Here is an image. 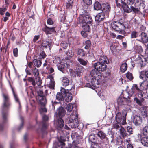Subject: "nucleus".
Listing matches in <instances>:
<instances>
[{
  "mask_svg": "<svg viewBox=\"0 0 148 148\" xmlns=\"http://www.w3.org/2000/svg\"><path fill=\"white\" fill-rule=\"evenodd\" d=\"M102 140H103L102 141V143L103 144L105 145H107L108 144L109 141L108 138L106 136V138Z\"/></svg>",
  "mask_w": 148,
  "mask_h": 148,
  "instance_id": "13d9d810",
  "label": "nucleus"
},
{
  "mask_svg": "<svg viewBox=\"0 0 148 148\" xmlns=\"http://www.w3.org/2000/svg\"><path fill=\"white\" fill-rule=\"evenodd\" d=\"M34 87L35 88V90H41L40 89L41 88L43 87V85H41L42 84H32Z\"/></svg>",
  "mask_w": 148,
  "mask_h": 148,
  "instance_id": "c03bdc74",
  "label": "nucleus"
},
{
  "mask_svg": "<svg viewBox=\"0 0 148 148\" xmlns=\"http://www.w3.org/2000/svg\"><path fill=\"white\" fill-rule=\"evenodd\" d=\"M90 75L92 77L91 79V83H99V81L101 78V73L97 69L95 68L92 70L90 73Z\"/></svg>",
  "mask_w": 148,
  "mask_h": 148,
  "instance_id": "20e7f679",
  "label": "nucleus"
},
{
  "mask_svg": "<svg viewBox=\"0 0 148 148\" xmlns=\"http://www.w3.org/2000/svg\"><path fill=\"white\" fill-rule=\"evenodd\" d=\"M93 66L94 68L97 69L101 73L105 71L107 67L106 64L100 63L99 62L94 63Z\"/></svg>",
  "mask_w": 148,
  "mask_h": 148,
  "instance_id": "f8f14e48",
  "label": "nucleus"
},
{
  "mask_svg": "<svg viewBox=\"0 0 148 148\" xmlns=\"http://www.w3.org/2000/svg\"><path fill=\"white\" fill-rule=\"evenodd\" d=\"M46 69H47L48 72L49 73H51L54 71V69L51 67L47 66Z\"/></svg>",
  "mask_w": 148,
  "mask_h": 148,
  "instance_id": "bf43d9fd",
  "label": "nucleus"
},
{
  "mask_svg": "<svg viewBox=\"0 0 148 148\" xmlns=\"http://www.w3.org/2000/svg\"><path fill=\"white\" fill-rule=\"evenodd\" d=\"M20 119L21 120V123L20 124V126L17 128V130L18 132L20 131V130L23 127L24 124L23 118L22 117H20Z\"/></svg>",
  "mask_w": 148,
  "mask_h": 148,
  "instance_id": "3c124183",
  "label": "nucleus"
},
{
  "mask_svg": "<svg viewBox=\"0 0 148 148\" xmlns=\"http://www.w3.org/2000/svg\"><path fill=\"white\" fill-rule=\"evenodd\" d=\"M140 89L137 86V85L134 84L131 90L127 92L128 95V97H132L135 91V89L138 90H146L148 89V84H140Z\"/></svg>",
  "mask_w": 148,
  "mask_h": 148,
  "instance_id": "7ed1b4c3",
  "label": "nucleus"
},
{
  "mask_svg": "<svg viewBox=\"0 0 148 148\" xmlns=\"http://www.w3.org/2000/svg\"><path fill=\"white\" fill-rule=\"evenodd\" d=\"M130 5L124 3V5L122 7L123 8L124 12L127 13H129L131 12L132 9L130 7Z\"/></svg>",
  "mask_w": 148,
  "mask_h": 148,
  "instance_id": "c85d7f7f",
  "label": "nucleus"
},
{
  "mask_svg": "<svg viewBox=\"0 0 148 148\" xmlns=\"http://www.w3.org/2000/svg\"><path fill=\"white\" fill-rule=\"evenodd\" d=\"M80 136H81V135H79L78 132H73L71 135L72 138L74 139V140H75V139L78 138Z\"/></svg>",
  "mask_w": 148,
  "mask_h": 148,
  "instance_id": "a18cd8bd",
  "label": "nucleus"
},
{
  "mask_svg": "<svg viewBox=\"0 0 148 148\" xmlns=\"http://www.w3.org/2000/svg\"><path fill=\"white\" fill-rule=\"evenodd\" d=\"M42 30L47 35L51 34L54 32H55L54 27H49L46 25H45L44 28H42Z\"/></svg>",
  "mask_w": 148,
  "mask_h": 148,
  "instance_id": "6ab92c4d",
  "label": "nucleus"
},
{
  "mask_svg": "<svg viewBox=\"0 0 148 148\" xmlns=\"http://www.w3.org/2000/svg\"><path fill=\"white\" fill-rule=\"evenodd\" d=\"M85 48L86 49H88L90 48L91 45V42L90 40H87L85 42Z\"/></svg>",
  "mask_w": 148,
  "mask_h": 148,
  "instance_id": "09e8293b",
  "label": "nucleus"
},
{
  "mask_svg": "<svg viewBox=\"0 0 148 148\" xmlns=\"http://www.w3.org/2000/svg\"><path fill=\"white\" fill-rule=\"evenodd\" d=\"M3 98V102L2 104L1 109V112L3 119L2 124H0V130H3V125L7 121V117L8 115L10 108L11 106V103L9 97L7 94L2 93Z\"/></svg>",
  "mask_w": 148,
  "mask_h": 148,
  "instance_id": "f257e3e1",
  "label": "nucleus"
},
{
  "mask_svg": "<svg viewBox=\"0 0 148 148\" xmlns=\"http://www.w3.org/2000/svg\"><path fill=\"white\" fill-rule=\"evenodd\" d=\"M135 0H125L124 3L128 5H131L134 2Z\"/></svg>",
  "mask_w": 148,
  "mask_h": 148,
  "instance_id": "864d4df0",
  "label": "nucleus"
},
{
  "mask_svg": "<svg viewBox=\"0 0 148 148\" xmlns=\"http://www.w3.org/2000/svg\"><path fill=\"white\" fill-rule=\"evenodd\" d=\"M53 62L55 64H59L61 62L60 59L59 57H56L55 59L53 60Z\"/></svg>",
  "mask_w": 148,
  "mask_h": 148,
  "instance_id": "6e6d98bb",
  "label": "nucleus"
},
{
  "mask_svg": "<svg viewBox=\"0 0 148 148\" xmlns=\"http://www.w3.org/2000/svg\"><path fill=\"white\" fill-rule=\"evenodd\" d=\"M138 136L142 145L144 146L148 147V137L144 136L140 134H139Z\"/></svg>",
  "mask_w": 148,
  "mask_h": 148,
  "instance_id": "dca6fc26",
  "label": "nucleus"
},
{
  "mask_svg": "<svg viewBox=\"0 0 148 148\" xmlns=\"http://www.w3.org/2000/svg\"><path fill=\"white\" fill-rule=\"evenodd\" d=\"M127 115V112H125L122 115L121 113L118 112L115 116V120L116 122L118 123L122 124L123 125L126 123V116Z\"/></svg>",
  "mask_w": 148,
  "mask_h": 148,
  "instance_id": "6e6552de",
  "label": "nucleus"
},
{
  "mask_svg": "<svg viewBox=\"0 0 148 148\" xmlns=\"http://www.w3.org/2000/svg\"><path fill=\"white\" fill-rule=\"evenodd\" d=\"M69 90L64 89L62 92L64 94V101L67 102H70L72 99V94L70 92H69Z\"/></svg>",
  "mask_w": 148,
  "mask_h": 148,
  "instance_id": "9d476101",
  "label": "nucleus"
},
{
  "mask_svg": "<svg viewBox=\"0 0 148 148\" xmlns=\"http://www.w3.org/2000/svg\"><path fill=\"white\" fill-rule=\"evenodd\" d=\"M105 14L104 12H101L98 13L95 17V21L98 23L103 21L105 18Z\"/></svg>",
  "mask_w": 148,
  "mask_h": 148,
  "instance_id": "aec40b11",
  "label": "nucleus"
},
{
  "mask_svg": "<svg viewBox=\"0 0 148 148\" xmlns=\"http://www.w3.org/2000/svg\"><path fill=\"white\" fill-rule=\"evenodd\" d=\"M92 148H102L101 147L98 143H96V144H92Z\"/></svg>",
  "mask_w": 148,
  "mask_h": 148,
  "instance_id": "774afa93",
  "label": "nucleus"
},
{
  "mask_svg": "<svg viewBox=\"0 0 148 148\" xmlns=\"http://www.w3.org/2000/svg\"><path fill=\"white\" fill-rule=\"evenodd\" d=\"M69 126L72 128H75L78 127L79 121L78 119L77 113H76V116L74 119H70L68 121Z\"/></svg>",
  "mask_w": 148,
  "mask_h": 148,
  "instance_id": "1a4fd4ad",
  "label": "nucleus"
},
{
  "mask_svg": "<svg viewBox=\"0 0 148 148\" xmlns=\"http://www.w3.org/2000/svg\"><path fill=\"white\" fill-rule=\"evenodd\" d=\"M52 44V42L49 41V39H46L43 41L42 46L43 47H48L50 49V47Z\"/></svg>",
  "mask_w": 148,
  "mask_h": 148,
  "instance_id": "bb28decb",
  "label": "nucleus"
},
{
  "mask_svg": "<svg viewBox=\"0 0 148 148\" xmlns=\"http://www.w3.org/2000/svg\"><path fill=\"white\" fill-rule=\"evenodd\" d=\"M137 97H135L133 98L134 100L135 101H136V103L140 106L142 105V103L144 101V99L142 98L141 97H138V95Z\"/></svg>",
  "mask_w": 148,
  "mask_h": 148,
  "instance_id": "a878e982",
  "label": "nucleus"
},
{
  "mask_svg": "<svg viewBox=\"0 0 148 148\" xmlns=\"http://www.w3.org/2000/svg\"><path fill=\"white\" fill-rule=\"evenodd\" d=\"M6 8H0V14L2 15H4V13L6 10Z\"/></svg>",
  "mask_w": 148,
  "mask_h": 148,
  "instance_id": "e2e57ef3",
  "label": "nucleus"
},
{
  "mask_svg": "<svg viewBox=\"0 0 148 148\" xmlns=\"http://www.w3.org/2000/svg\"><path fill=\"white\" fill-rule=\"evenodd\" d=\"M82 27L83 29L86 32H89L90 30V28L88 24L82 23Z\"/></svg>",
  "mask_w": 148,
  "mask_h": 148,
  "instance_id": "c756f323",
  "label": "nucleus"
},
{
  "mask_svg": "<svg viewBox=\"0 0 148 148\" xmlns=\"http://www.w3.org/2000/svg\"><path fill=\"white\" fill-rule=\"evenodd\" d=\"M127 65L126 63L122 64L120 66V70L123 73L125 72L127 70Z\"/></svg>",
  "mask_w": 148,
  "mask_h": 148,
  "instance_id": "ea45409f",
  "label": "nucleus"
},
{
  "mask_svg": "<svg viewBox=\"0 0 148 148\" xmlns=\"http://www.w3.org/2000/svg\"><path fill=\"white\" fill-rule=\"evenodd\" d=\"M75 139L73 141L72 144L70 145V148H79L77 145L75 144Z\"/></svg>",
  "mask_w": 148,
  "mask_h": 148,
  "instance_id": "680f3d73",
  "label": "nucleus"
},
{
  "mask_svg": "<svg viewBox=\"0 0 148 148\" xmlns=\"http://www.w3.org/2000/svg\"><path fill=\"white\" fill-rule=\"evenodd\" d=\"M42 121L41 122L42 127L41 130L42 133H44L47 129V125L46 122L48 121L49 118L47 115L44 114L42 115Z\"/></svg>",
  "mask_w": 148,
  "mask_h": 148,
  "instance_id": "9b49d317",
  "label": "nucleus"
},
{
  "mask_svg": "<svg viewBox=\"0 0 148 148\" xmlns=\"http://www.w3.org/2000/svg\"><path fill=\"white\" fill-rule=\"evenodd\" d=\"M94 8L95 10H99L101 8V5L100 3L98 1H96L94 4Z\"/></svg>",
  "mask_w": 148,
  "mask_h": 148,
  "instance_id": "f704fd0d",
  "label": "nucleus"
},
{
  "mask_svg": "<svg viewBox=\"0 0 148 148\" xmlns=\"http://www.w3.org/2000/svg\"><path fill=\"white\" fill-rule=\"evenodd\" d=\"M97 136L101 139H103L106 137V135L102 131H100L97 134Z\"/></svg>",
  "mask_w": 148,
  "mask_h": 148,
  "instance_id": "72a5a7b5",
  "label": "nucleus"
},
{
  "mask_svg": "<svg viewBox=\"0 0 148 148\" xmlns=\"http://www.w3.org/2000/svg\"><path fill=\"white\" fill-rule=\"evenodd\" d=\"M57 125L58 127L60 128H61L63 127L64 123L62 118H59L57 119Z\"/></svg>",
  "mask_w": 148,
  "mask_h": 148,
  "instance_id": "7c9ffc66",
  "label": "nucleus"
},
{
  "mask_svg": "<svg viewBox=\"0 0 148 148\" xmlns=\"http://www.w3.org/2000/svg\"><path fill=\"white\" fill-rule=\"evenodd\" d=\"M47 79L50 80V82L49 83H55L54 79L52 76H49L47 77Z\"/></svg>",
  "mask_w": 148,
  "mask_h": 148,
  "instance_id": "0e129e2a",
  "label": "nucleus"
},
{
  "mask_svg": "<svg viewBox=\"0 0 148 148\" xmlns=\"http://www.w3.org/2000/svg\"><path fill=\"white\" fill-rule=\"evenodd\" d=\"M128 97V96H127ZM130 97H127L128 99L121 95L117 99V102L119 106H123L126 105H128L131 102V99H132Z\"/></svg>",
  "mask_w": 148,
  "mask_h": 148,
  "instance_id": "0eeeda50",
  "label": "nucleus"
},
{
  "mask_svg": "<svg viewBox=\"0 0 148 148\" xmlns=\"http://www.w3.org/2000/svg\"><path fill=\"white\" fill-rule=\"evenodd\" d=\"M84 68L82 66H79L77 68H76V73H77V76H79L81 73L83 71Z\"/></svg>",
  "mask_w": 148,
  "mask_h": 148,
  "instance_id": "4c0bfd02",
  "label": "nucleus"
},
{
  "mask_svg": "<svg viewBox=\"0 0 148 148\" xmlns=\"http://www.w3.org/2000/svg\"><path fill=\"white\" fill-rule=\"evenodd\" d=\"M58 64L57 65L58 69L63 73L64 69L65 67V65L62 64L61 62Z\"/></svg>",
  "mask_w": 148,
  "mask_h": 148,
  "instance_id": "a19ab883",
  "label": "nucleus"
},
{
  "mask_svg": "<svg viewBox=\"0 0 148 148\" xmlns=\"http://www.w3.org/2000/svg\"><path fill=\"white\" fill-rule=\"evenodd\" d=\"M97 137L95 134H91L89 136L88 140L89 142H91V145L97 143L96 142Z\"/></svg>",
  "mask_w": 148,
  "mask_h": 148,
  "instance_id": "393cba45",
  "label": "nucleus"
},
{
  "mask_svg": "<svg viewBox=\"0 0 148 148\" xmlns=\"http://www.w3.org/2000/svg\"><path fill=\"white\" fill-rule=\"evenodd\" d=\"M36 92L37 97L40 105L43 106L46 105L47 102V99L45 94L42 90H37Z\"/></svg>",
  "mask_w": 148,
  "mask_h": 148,
  "instance_id": "423d86ee",
  "label": "nucleus"
},
{
  "mask_svg": "<svg viewBox=\"0 0 148 148\" xmlns=\"http://www.w3.org/2000/svg\"><path fill=\"white\" fill-rule=\"evenodd\" d=\"M133 123L136 126L140 125L142 123V118L140 116L136 115L132 118Z\"/></svg>",
  "mask_w": 148,
  "mask_h": 148,
  "instance_id": "4468645a",
  "label": "nucleus"
},
{
  "mask_svg": "<svg viewBox=\"0 0 148 148\" xmlns=\"http://www.w3.org/2000/svg\"><path fill=\"white\" fill-rule=\"evenodd\" d=\"M133 129L130 126H127V127L126 131L127 133L128 134V136L132 134L133 133Z\"/></svg>",
  "mask_w": 148,
  "mask_h": 148,
  "instance_id": "49530a36",
  "label": "nucleus"
},
{
  "mask_svg": "<svg viewBox=\"0 0 148 148\" xmlns=\"http://www.w3.org/2000/svg\"><path fill=\"white\" fill-rule=\"evenodd\" d=\"M67 55L70 57L74 55V53L71 50H69L66 53Z\"/></svg>",
  "mask_w": 148,
  "mask_h": 148,
  "instance_id": "338daca9",
  "label": "nucleus"
},
{
  "mask_svg": "<svg viewBox=\"0 0 148 148\" xmlns=\"http://www.w3.org/2000/svg\"><path fill=\"white\" fill-rule=\"evenodd\" d=\"M119 131L120 134L123 138L128 136V134L126 130L123 127H121Z\"/></svg>",
  "mask_w": 148,
  "mask_h": 148,
  "instance_id": "2f4dec72",
  "label": "nucleus"
},
{
  "mask_svg": "<svg viewBox=\"0 0 148 148\" xmlns=\"http://www.w3.org/2000/svg\"><path fill=\"white\" fill-rule=\"evenodd\" d=\"M138 32L134 31L132 32L131 33V37L132 38H135L138 36Z\"/></svg>",
  "mask_w": 148,
  "mask_h": 148,
  "instance_id": "8fccbe9b",
  "label": "nucleus"
},
{
  "mask_svg": "<svg viewBox=\"0 0 148 148\" xmlns=\"http://www.w3.org/2000/svg\"><path fill=\"white\" fill-rule=\"evenodd\" d=\"M141 38L139 40H137L143 43H146L148 41V37L146 33L142 32L140 36Z\"/></svg>",
  "mask_w": 148,
  "mask_h": 148,
  "instance_id": "412c9836",
  "label": "nucleus"
},
{
  "mask_svg": "<svg viewBox=\"0 0 148 148\" xmlns=\"http://www.w3.org/2000/svg\"><path fill=\"white\" fill-rule=\"evenodd\" d=\"M98 62L106 64L109 63V61L107 56H101L99 58Z\"/></svg>",
  "mask_w": 148,
  "mask_h": 148,
  "instance_id": "5701e85b",
  "label": "nucleus"
},
{
  "mask_svg": "<svg viewBox=\"0 0 148 148\" xmlns=\"http://www.w3.org/2000/svg\"><path fill=\"white\" fill-rule=\"evenodd\" d=\"M32 71L34 76H37L39 75V73L38 70L36 68H35L33 70H32Z\"/></svg>",
  "mask_w": 148,
  "mask_h": 148,
  "instance_id": "4d7b16f0",
  "label": "nucleus"
},
{
  "mask_svg": "<svg viewBox=\"0 0 148 148\" xmlns=\"http://www.w3.org/2000/svg\"><path fill=\"white\" fill-rule=\"evenodd\" d=\"M84 4L86 5H90L92 3V0H82Z\"/></svg>",
  "mask_w": 148,
  "mask_h": 148,
  "instance_id": "603ef678",
  "label": "nucleus"
},
{
  "mask_svg": "<svg viewBox=\"0 0 148 148\" xmlns=\"http://www.w3.org/2000/svg\"><path fill=\"white\" fill-rule=\"evenodd\" d=\"M135 49L136 51L139 53H141L143 51V49L140 45H137L135 46Z\"/></svg>",
  "mask_w": 148,
  "mask_h": 148,
  "instance_id": "de8ad7c7",
  "label": "nucleus"
},
{
  "mask_svg": "<svg viewBox=\"0 0 148 148\" xmlns=\"http://www.w3.org/2000/svg\"><path fill=\"white\" fill-rule=\"evenodd\" d=\"M126 77L127 78L129 79L130 80H132L133 79V76L132 74L129 72H128L127 73Z\"/></svg>",
  "mask_w": 148,
  "mask_h": 148,
  "instance_id": "052dcab7",
  "label": "nucleus"
},
{
  "mask_svg": "<svg viewBox=\"0 0 148 148\" xmlns=\"http://www.w3.org/2000/svg\"><path fill=\"white\" fill-rule=\"evenodd\" d=\"M101 84H86L84 87H88L95 90L96 92H99L101 90Z\"/></svg>",
  "mask_w": 148,
  "mask_h": 148,
  "instance_id": "ddd939ff",
  "label": "nucleus"
},
{
  "mask_svg": "<svg viewBox=\"0 0 148 148\" xmlns=\"http://www.w3.org/2000/svg\"><path fill=\"white\" fill-rule=\"evenodd\" d=\"M77 60L82 65L86 66L87 65L88 61L87 60H84L81 58H77Z\"/></svg>",
  "mask_w": 148,
  "mask_h": 148,
  "instance_id": "58836bf2",
  "label": "nucleus"
},
{
  "mask_svg": "<svg viewBox=\"0 0 148 148\" xmlns=\"http://www.w3.org/2000/svg\"><path fill=\"white\" fill-rule=\"evenodd\" d=\"M111 25L114 30L117 32L119 34L124 36L118 35L116 37V38L120 40L123 39L126 36V32L125 31V26L123 23L118 21H114L112 22Z\"/></svg>",
  "mask_w": 148,
  "mask_h": 148,
  "instance_id": "f03ea898",
  "label": "nucleus"
},
{
  "mask_svg": "<svg viewBox=\"0 0 148 148\" xmlns=\"http://www.w3.org/2000/svg\"><path fill=\"white\" fill-rule=\"evenodd\" d=\"M125 0H115V3L117 7H122L124 4Z\"/></svg>",
  "mask_w": 148,
  "mask_h": 148,
  "instance_id": "e433bc0d",
  "label": "nucleus"
},
{
  "mask_svg": "<svg viewBox=\"0 0 148 148\" xmlns=\"http://www.w3.org/2000/svg\"><path fill=\"white\" fill-rule=\"evenodd\" d=\"M18 50L17 48H14L13 49V53L14 56L15 57H17L18 56Z\"/></svg>",
  "mask_w": 148,
  "mask_h": 148,
  "instance_id": "69168bd1",
  "label": "nucleus"
},
{
  "mask_svg": "<svg viewBox=\"0 0 148 148\" xmlns=\"http://www.w3.org/2000/svg\"><path fill=\"white\" fill-rule=\"evenodd\" d=\"M140 114L143 118L148 119V112L147 110V108L142 107L140 109Z\"/></svg>",
  "mask_w": 148,
  "mask_h": 148,
  "instance_id": "f3484780",
  "label": "nucleus"
},
{
  "mask_svg": "<svg viewBox=\"0 0 148 148\" xmlns=\"http://www.w3.org/2000/svg\"><path fill=\"white\" fill-rule=\"evenodd\" d=\"M13 94L14 98L16 103L18 105V111H19L21 109V106L20 100L17 94L14 91V88L12 87L11 84H9Z\"/></svg>",
  "mask_w": 148,
  "mask_h": 148,
  "instance_id": "2eb2a0df",
  "label": "nucleus"
},
{
  "mask_svg": "<svg viewBox=\"0 0 148 148\" xmlns=\"http://www.w3.org/2000/svg\"><path fill=\"white\" fill-rule=\"evenodd\" d=\"M33 63L34 65L37 67H40L41 66L42 63L41 61L37 59H34L33 60Z\"/></svg>",
  "mask_w": 148,
  "mask_h": 148,
  "instance_id": "c9c22d12",
  "label": "nucleus"
},
{
  "mask_svg": "<svg viewBox=\"0 0 148 148\" xmlns=\"http://www.w3.org/2000/svg\"><path fill=\"white\" fill-rule=\"evenodd\" d=\"M85 53L84 51L82 49H79L77 51L78 58H83L84 56Z\"/></svg>",
  "mask_w": 148,
  "mask_h": 148,
  "instance_id": "473e14b6",
  "label": "nucleus"
},
{
  "mask_svg": "<svg viewBox=\"0 0 148 148\" xmlns=\"http://www.w3.org/2000/svg\"><path fill=\"white\" fill-rule=\"evenodd\" d=\"M143 136L148 137V127L145 126L143 130Z\"/></svg>",
  "mask_w": 148,
  "mask_h": 148,
  "instance_id": "79ce46f5",
  "label": "nucleus"
},
{
  "mask_svg": "<svg viewBox=\"0 0 148 148\" xmlns=\"http://www.w3.org/2000/svg\"><path fill=\"white\" fill-rule=\"evenodd\" d=\"M138 96L143 99L144 98L148 99V93L147 92L140 91L138 93Z\"/></svg>",
  "mask_w": 148,
  "mask_h": 148,
  "instance_id": "cd10ccee",
  "label": "nucleus"
},
{
  "mask_svg": "<svg viewBox=\"0 0 148 148\" xmlns=\"http://www.w3.org/2000/svg\"><path fill=\"white\" fill-rule=\"evenodd\" d=\"M103 12H105L107 14L109 13L111 9L109 5L107 3H105L103 4Z\"/></svg>",
  "mask_w": 148,
  "mask_h": 148,
  "instance_id": "b1692460",
  "label": "nucleus"
},
{
  "mask_svg": "<svg viewBox=\"0 0 148 148\" xmlns=\"http://www.w3.org/2000/svg\"><path fill=\"white\" fill-rule=\"evenodd\" d=\"M78 23H86L91 25L92 23V19L89 15H81L78 17Z\"/></svg>",
  "mask_w": 148,
  "mask_h": 148,
  "instance_id": "39448f33",
  "label": "nucleus"
},
{
  "mask_svg": "<svg viewBox=\"0 0 148 148\" xmlns=\"http://www.w3.org/2000/svg\"><path fill=\"white\" fill-rule=\"evenodd\" d=\"M73 108V105L72 103L68 104L66 107L68 112H72Z\"/></svg>",
  "mask_w": 148,
  "mask_h": 148,
  "instance_id": "37998d69",
  "label": "nucleus"
},
{
  "mask_svg": "<svg viewBox=\"0 0 148 148\" xmlns=\"http://www.w3.org/2000/svg\"><path fill=\"white\" fill-rule=\"evenodd\" d=\"M62 81L63 83H69V80L68 78L65 77H63L61 78Z\"/></svg>",
  "mask_w": 148,
  "mask_h": 148,
  "instance_id": "5fc2aeb1",
  "label": "nucleus"
},
{
  "mask_svg": "<svg viewBox=\"0 0 148 148\" xmlns=\"http://www.w3.org/2000/svg\"><path fill=\"white\" fill-rule=\"evenodd\" d=\"M57 112L58 113L59 118H62L64 117L66 113V111L64 108L61 106L59 107L58 109H57Z\"/></svg>",
  "mask_w": 148,
  "mask_h": 148,
  "instance_id": "4be33fe9",
  "label": "nucleus"
},
{
  "mask_svg": "<svg viewBox=\"0 0 148 148\" xmlns=\"http://www.w3.org/2000/svg\"><path fill=\"white\" fill-rule=\"evenodd\" d=\"M64 89H65L62 87H61V89L60 90V92H58L57 93L56 96V99L59 101H64V96L62 91H63Z\"/></svg>",
  "mask_w": 148,
  "mask_h": 148,
  "instance_id": "a211bd4d",
  "label": "nucleus"
}]
</instances>
